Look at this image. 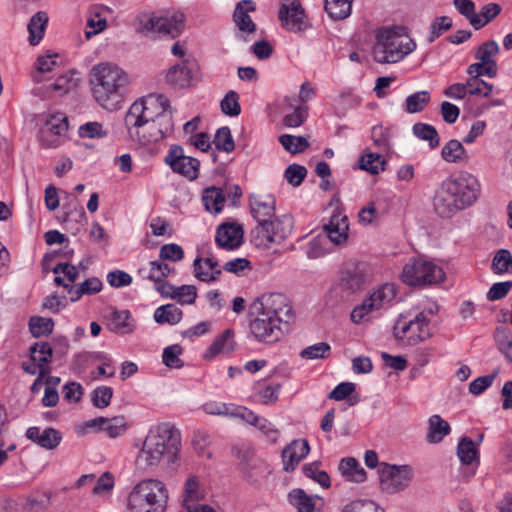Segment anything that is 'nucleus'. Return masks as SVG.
Here are the masks:
<instances>
[{
  "mask_svg": "<svg viewBox=\"0 0 512 512\" xmlns=\"http://www.w3.org/2000/svg\"><path fill=\"white\" fill-rule=\"evenodd\" d=\"M125 125L130 136L141 145L161 141L174 128L168 98L161 94H150L135 101L125 116Z\"/></svg>",
  "mask_w": 512,
  "mask_h": 512,
  "instance_id": "nucleus-1",
  "label": "nucleus"
},
{
  "mask_svg": "<svg viewBox=\"0 0 512 512\" xmlns=\"http://www.w3.org/2000/svg\"><path fill=\"white\" fill-rule=\"evenodd\" d=\"M180 450V432L170 423H160L146 435L136 465L143 470L163 465L167 473L173 474L180 466Z\"/></svg>",
  "mask_w": 512,
  "mask_h": 512,
  "instance_id": "nucleus-2",
  "label": "nucleus"
},
{
  "mask_svg": "<svg viewBox=\"0 0 512 512\" xmlns=\"http://www.w3.org/2000/svg\"><path fill=\"white\" fill-rule=\"evenodd\" d=\"M479 194L480 184L477 178L462 172L441 183L433 199L434 211L441 218H451L458 211L472 205Z\"/></svg>",
  "mask_w": 512,
  "mask_h": 512,
  "instance_id": "nucleus-3",
  "label": "nucleus"
},
{
  "mask_svg": "<svg viewBox=\"0 0 512 512\" xmlns=\"http://www.w3.org/2000/svg\"><path fill=\"white\" fill-rule=\"evenodd\" d=\"M168 490L158 479L137 483L127 497L126 512H165Z\"/></svg>",
  "mask_w": 512,
  "mask_h": 512,
  "instance_id": "nucleus-4",
  "label": "nucleus"
},
{
  "mask_svg": "<svg viewBox=\"0 0 512 512\" xmlns=\"http://www.w3.org/2000/svg\"><path fill=\"white\" fill-rule=\"evenodd\" d=\"M125 73L116 65L101 63L91 70L90 83L93 96L103 107L120 96V89L126 85Z\"/></svg>",
  "mask_w": 512,
  "mask_h": 512,
  "instance_id": "nucleus-5",
  "label": "nucleus"
},
{
  "mask_svg": "<svg viewBox=\"0 0 512 512\" xmlns=\"http://www.w3.org/2000/svg\"><path fill=\"white\" fill-rule=\"evenodd\" d=\"M415 48L416 43L412 39H404L391 29H383L377 34L372 54L378 63H397Z\"/></svg>",
  "mask_w": 512,
  "mask_h": 512,
  "instance_id": "nucleus-6",
  "label": "nucleus"
},
{
  "mask_svg": "<svg viewBox=\"0 0 512 512\" xmlns=\"http://www.w3.org/2000/svg\"><path fill=\"white\" fill-rule=\"evenodd\" d=\"M429 323L430 319L427 318L425 311L419 312L411 319L400 314L393 327L394 337L402 344L415 346L431 337Z\"/></svg>",
  "mask_w": 512,
  "mask_h": 512,
  "instance_id": "nucleus-7",
  "label": "nucleus"
},
{
  "mask_svg": "<svg viewBox=\"0 0 512 512\" xmlns=\"http://www.w3.org/2000/svg\"><path fill=\"white\" fill-rule=\"evenodd\" d=\"M371 281L370 267L366 262H346L339 275L336 290L341 298L347 299L350 296L361 292Z\"/></svg>",
  "mask_w": 512,
  "mask_h": 512,
  "instance_id": "nucleus-8",
  "label": "nucleus"
},
{
  "mask_svg": "<svg viewBox=\"0 0 512 512\" xmlns=\"http://www.w3.org/2000/svg\"><path fill=\"white\" fill-rule=\"evenodd\" d=\"M293 218L290 215L274 217L261 226L252 229L251 234L257 247L270 248L272 244H280L290 236L293 230Z\"/></svg>",
  "mask_w": 512,
  "mask_h": 512,
  "instance_id": "nucleus-9",
  "label": "nucleus"
},
{
  "mask_svg": "<svg viewBox=\"0 0 512 512\" xmlns=\"http://www.w3.org/2000/svg\"><path fill=\"white\" fill-rule=\"evenodd\" d=\"M185 15L182 12H174L170 16L143 15L140 17L139 31L146 36H170L176 38L184 27Z\"/></svg>",
  "mask_w": 512,
  "mask_h": 512,
  "instance_id": "nucleus-10",
  "label": "nucleus"
},
{
  "mask_svg": "<svg viewBox=\"0 0 512 512\" xmlns=\"http://www.w3.org/2000/svg\"><path fill=\"white\" fill-rule=\"evenodd\" d=\"M445 277L443 269L435 263L424 259H412L404 265L401 279L409 286L432 285Z\"/></svg>",
  "mask_w": 512,
  "mask_h": 512,
  "instance_id": "nucleus-11",
  "label": "nucleus"
},
{
  "mask_svg": "<svg viewBox=\"0 0 512 512\" xmlns=\"http://www.w3.org/2000/svg\"><path fill=\"white\" fill-rule=\"evenodd\" d=\"M252 312H260L268 317L281 318L284 326L293 320L292 306L288 298L282 293L263 294L251 305Z\"/></svg>",
  "mask_w": 512,
  "mask_h": 512,
  "instance_id": "nucleus-12",
  "label": "nucleus"
},
{
  "mask_svg": "<svg viewBox=\"0 0 512 512\" xmlns=\"http://www.w3.org/2000/svg\"><path fill=\"white\" fill-rule=\"evenodd\" d=\"M378 473L380 488L388 494H394L405 489L413 476L412 468L409 465L397 466L387 463L380 464Z\"/></svg>",
  "mask_w": 512,
  "mask_h": 512,
  "instance_id": "nucleus-13",
  "label": "nucleus"
},
{
  "mask_svg": "<svg viewBox=\"0 0 512 512\" xmlns=\"http://www.w3.org/2000/svg\"><path fill=\"white\" fill-rule=\"evenodd\" d=\"M257 317L250 322V331L259 342L272 344L281 339L288 326H284L281 318L268 317L255 312Z\"/></svg>",
  "mask_w": 512,
  "mask_h": 512,
  "instance_id": "nucleus-14",
  "label": "nucleus"
},
{
  "mask_svg": "<svg viewBox=\"0 0 512 512\" xmlns=\"http://www.w3.org/2000/svg\"><path fill=\"white\" fill-rule=\"evenodd\" d=\"M68 118L63 113L49 115L39 133V139L43 147L55 148L62 142L68 131Z\"/></svg>",
  "mask_w": 512,
  "mask_h": 512,
  "instance_id": "nucleus-15",
  "label": "nucleus"
},
{
  "mask_svg": "<svg viewBox=\"0 0 512 512\" xmlns=\"http://www.w3.org/2000/svg\"><path fill=\"white\" fill-rule=\"evenodd\" d=\"M164 162L172 169L189 180L198 176L199 161L196 158L185 156L183 148L179 145H172L166 155Z\"/></svg>",
  "mask_w": 512,
  "mask_h": 512,
  "instance_id": "nucleus-16",
  "label": "nucleus"
},
{
  "mask_svg": "<svg viewBox=\"0 0 512 512\" xmlns=\"http://www.w3.org/2000/svg\"><path fill=\"white\" fill-rule=\"evenodd\" d=\"M305 12L299 0H285L279 9V20L290 31H302L306 27Z\"/></svg>",
  "mask_w": 512,
  "mask_h": 512,
  "instance_id": "nucleus-17",
  "label": "nucleus"
},
{
  "mask_svg": "<svg viewBox=\"0 0 512 512\" xmlns=\"http://www.w3.org/2000/svg\"><path fill=\"white\" fill-rule=\"evenodd\" d=\"M275 211L276 201L272 195L250 197V212L257 221V226H261L274 218Z\"/></svg>",
  "mask_w": 512,
  "mask_h": 512,
  "instance_id": "nucleus-18",
  "label": "nucleus"
},
{
  "mask_svg": "<svg viewBox=\"0 0 512 512\" xmlns=\"http://www.w3.org/2000/svg\"><path fill=\"white\" fill-rule=\"evenodd\" d=\"M310 446L305 439L293 440L282 451L283 469L292 472L298 464L308 455Z\"/></svg>",
  "mask_w": 512,
  "mask_h": 512,
  "instance_id": "nucleus-19",
  "label": "nucleus"
},
{
  "mask_svg": "<svg viewBox=\"0 0 512 512\" xmlns=\"http://www.w3.org/2000/svg\"><path fill=\"white\" fill-rule=\"evenodd\" d=\"M243 229L234 223H223L216 231L215 242L221 248L232 250L242 244Z\"/></svg>",
  "mask_w": 512,
  "mask_h": 512,
  "instance_id": "nucleus-20",
  "label": "nucleus"
},
{
  "mask_svg": "<svg viewBox=\"0 0 512 512\" xmlns=\"http://www.w3.org/2000/svg\"><path fill=\"white\" fill-rule=\"evenodd\" d=\"M25 435L27 439L47 450L55 449L62 440L61 433L52 427L41 430L33 426L27 429Z\"/></svg>",
  "mask_w": 512,
  "mask_h": 512,
  "instance_id": "nucleus-21",
  "label": "nucleus"
},
{
  "mask_svg": "<svg viewBox=\"0 0 512 512\" xmlns=\"http://www.w3.org/2000/svg\"><path fill=\"white\" fill-rule=\"evenodd\" d=\"M191 79L192 74L189 60L171 66L165 76L166 83L175 90L189 87Z\"/></svg>",
  "mask_w": 512,
  "mask_h": 512,
  "instance_id": "nucleus-22",
  "label": "nucleus"
},
{
  "mask_svg": "<svg viewBox=\"0 0 512 512\" xmlns=\"http://www.w3.org/2000/svg\"><path fill=\"white\" fill-rule=\"evenodd\" d=\"M110 13V9L103 5H93L88 10L87 24L85 36L87 39L104 31L107 27L106 15Z\"/></svg>",
  "mask_w": 512,
  "mask_h": 512,
  "instance_id": "nucleus-23",
  "label": "nucleus"
},
{
  "mask_svg": "<svg viewBox=\"0 0 512 512\" xmlns=\"http://www.w3.org/2000/svg\"><path fill=\"white\" fill-rule=\"evenodd\" d=\"M255 9L256 7L252 0H242L237 3L233 12V21L241 32L251 34L256 31V24L248 15V12H253Z\"/></svg>",
  "mask_w": 512,
  "mask_h": 512,
  "instance_id": "nucleus-24",
  "label": "nucleus"
},
{
  "mask_svg": "<svg viewBox=\"0 0 512 512\" xmlns=\"http://www.w3.org/2000/svg\"><path fill=\"white\" fill-rule=\"evenodd\" d=\"M195 277L202 282H213L218 280L222 270L217 260L214 258L197 257L193 262Z\"/></svg>",
  "mask_w": 512,
  "mask_h": 512,
  "instance_id": "nucleus-25",
  "label": "nucleus"
},
{
  "mask_svg": "<svg viewBox=\"0 0 512 512\" xmlns=\"http://www.w3.org/2000/svg\"><path fill=\"white\" fill-rule=\"evenodd\" d=\"M348 219L340 214L333 215L329 224L324 226L327 237L336 245H342L348 238Z\"/></svg>",
  "mask_w": 512,
  "mask_h": 512,
  "instance_id": "nucleus-26",
  "label": "nucleus"
},
{
  "mask_svg": "<svg viewBox=\"0 0 512 512\" xmlns=\"http://www.w3.org/2000/svg\"><path fill=\"white\" fill-rule=\"evenodd\" d=\"M288 502L297 510V512H319L316 508L315 497L308 495L301 488L292 489L288 493Z\"/></svg>",
  "mask_w": 512,
  "mask_h": 512,
  "instance_id": "nucleus-27",
  "label": "nucleus"
},
{
  "mask_svg": "<svg viewBox=\"0 0 512 512\" xmlns=\"http://www.w3.org/2000/svg\"><path fill=\"white\" fill-rule=\"evenodd\" d=\"M339 470L348 481L361 483L366 480V471L355 458L342 459Z\"/></svg>",
  "mask_w": 512,
  "mask_h": 512,
  "instance_id": "nucleus-28",
  "label": "nucleus"
},
{
  "mask_svg": "<svg viewBox=\"0 0 512 512\" xmlns=\"http://www.w3.org/2000/svg\"><path fill=\"white\" fill-rule=\"evenodd\" d=\"M428 432L426 439L430 443H439L443 438L450 433V425L447 421L443 420L439 415H432L428 420Z\"/></svg>",
  "mask_w": 512,
  "mask_h": 512,
  "instance_id": "nucleus-29",
  "label": "nucleus"
},
{
  "mask_svg": "<svg viewBox=\"0 0 512 512\" xmlns=\"http://www.w3.org/2000/svg\"><path fill=\"white\" fill-rule=\"evenodd\" d=\"M48 16L45 12L39 11L32 16L28 23L29 43L35 46L40 43L44 36Z\"/></svg>",
  "mask_w": 512,
  "mask_h": 512,
  "instance_id": "nucleus-30",
  "label": "nucleus"
},
{
  "mask_svg": "<svg viewBox=\"0 0 512 512\" xmlns=\"http://www.w3.org/2000/svg\"><path fill=\"white\" fill-rule=\"evenodd\" d=\"M183 312L174 304H165L158 307L154 312V320L158 324L175 325L182 319Z\"/></svg>",
  "mask_w": 512,
  "mask_h": 512,
  "instance_id": "nucleus-31",
  "label": "nucleus"
},
{
  "mask_svg": "<svg viewBox=\"0 0 512 512\" xmlns=\"http://www.w3.org/2000/svg\"><path fill=\"white\" fill-rule=\"evenodd\" d=\"M233 350V332L231 329H227L211 344V346L206 351L205 357L210 359L219 353H229Z\"/></svg>",
  "mask_w": 512,
  "mask_h": 512,
  "instance_id": "nucleus-32",
  "label": "nucleus"
},
{
  "mask_svg": "<svg viewBox=\"0 0 512 512\" xmlns=\"http://www.w3.org/2000/svg\"><path fill=\"white\" fill-rule=\"evenodd\" d=\"M110 328L112 331L121 334H129L134 331L135 325L128 310L113 311Z\"/></svg>",
  "mask_w": 512,
  "mask_h": 512,
  "instance_id": "nucleus-33",
  "label": "nucleus"
},
{
  "mask_svg": "<svg viewBox=\"0 0 512 512\" xmlns=\"http://www.w3.org/2000/svg\"><path fill=\"white\" fill-rule=\"evenodd\" d=\"M413 134L422 141H427L431 149L440 144V137L436 128L430 124L418 122L412 127Z\"/></svg>",
  "mask_w": 512,
  "mask_h": 512,
  "instance_id": "nucleus-34",
  "label": "nucleus"
},
{
  "mask_svg": "<svg viewBox=\"0 0 512 512\" xmlns=\"http://www.w3.org/2000/svg\"><path fill=\"white\" fill-rule=\"evenodd\" d=\"M353 0H325L326 13L335 20H343L351 14Z\"/></svg>",
  "mask_w": 512,
  "mask_h": 512,
  "instance_id": "nucleus-35",
  "label": "nucleus"
},
{
  "mask_svg": "<svg viewBox=\"0 0 512 512\" xmlns=\"http://www.w3.org/2000/svg\"><path fill=\"white\" fill-rule=\"evenodd\" d=\"M396 287L392 283H385L375 289L368 297L374 303L376 309L390 303L396 296Z\"/></svg>",
  "mask_w": 512,
  "mask_h": 512,
  "instance_id": "nucleus-36",
  "label": "nucleus"
},
{
  "mask_svg": "<svg viewBox=\"0 0 512 512\" xmlns=\"http://www.w3.org/2000/svg\"><path fill=\"white\" fill-rule=\"evenodd\" d=\"M202 201L207 211L219 213L225 202V196L221 189L217 187H208L204 190Z\"/></svg>",
  "mask_w": 512,
  "mask_h": 512,
  "instance_id": "nucleus-37",
  "label": "nucleus"
},
{
  "mask_svg": "<svg viewBox=\"0 0 512 512\" xmlns=\"http://www.w3.org/2000/svg\"><path fill=\"white\" fill-rule=\"evenodd\" d=\"M441 156L448 163H458L467 159L466 150L456 139L448 141L441 150Z\"/></svg>",
  "mask_w": 512,
  "mask_h": 512,
  "instance_id": "nucleus-38",
  "label": "nucleus"
},
{
  "mask_svg": "<svg viewBox=\"0 0 512 512\" xmlns=\"http://www.w3.org/2000/svg\"><path fill=\"white\" fill-rule=\"evenodd\" d=\"M356 389V385L352 382H342L338 384L328 395L329 399L342 401L348 398L350 406L357 404L360 401L358 395H352Z\"/></svg>",
  "mask_w": 512,
  "mask_h": 512,
  "instance_id": "nucleus-39",
  "label": "nucleus"
},
{
  "mask_svg": "<svg viewBox=\"0 0 512 512\" xmlns=\"http://www.w3.org/2000/svg\"><path fill=\"white\" fill-rule=\"evenodd\" d=\"M202 498L199 490V482L196 476H190L184 484V499L183 506L188 511L191 506L197 505L198 501Z\"/></svg>",
  "mask_w": 512,
  "mask_h": 512,
  "instance_id": "nucleus-40",
  "label": "nucleus"
},
{
  "mask_svg": "<svg viewBox=\"0 0 512 512\" xmlns=\"http://www.w3.org/2000/svg\"><path fill=\"white\" fill-rule=\"evenodd\" d=\"M232 454L240 460L241 471L247 479H252L254 474L250 469V462L255 459L254 450L248 446H234Z\"/></svg>",
  "mask_w": 512,
  "mask_h": 512,
  "instance_id": "nucleus-41",
  "label": "nucleus"
},
{
  "mask_svg": "<svg viewBox=\"0 0 512 512\" xmlns=\"http://www.w3.org/2000/svg\"><path fill=\"white\" fill-rule=\"evenodd\" d=\"M52 354V348L47 342L35 343L30 347V358L37 362L39 369H45L44 366L52 360Z\"/></svg>",
  "mask_w": 512,
  "mask_h": 512,
  "instance_id": "nucleus-42",
  "label": "nucleus"
},
{
  "mask_svg": "<svg viewBox=\"0 0 512 512\" xmlns=\"http://www.w3.org/2000/svg\"><path fill=\"white\" fill-rule=\"evenodd\" d=\"M457 455L464 465L471 464L478 457V450L471 438L464 437L457 447Z\"/></svg>",
  "mask_w": 512,
  "mask_h": 512,
  "instance_id": "nucleus-43",
  "label": "nucleus"
},
{
  "mask_svg": "<svg viewBox=\"0 0 512 512\" xmlns=\"http://www.w3.org/2000/svg\"><path fill=\"white\" fill-rule=\"evenodd\" d=\"M430 102V93L428 91H418L409 95L406 100V111L410 114L419 113Z\"/></svg>",
  "mask_w": 512,
  "mask_h": 512,
  "instance_id": "nucleus-44",
  "label": "nucleus"
},
{
  "mask_svg": "<svg viewBox=\"0 0 512 512\" xmlns=\"http://www.w3.org/2000/svg\"><path fill=\"white\" fill-rule=\"evenodd\" d=\"M53 327L54 321L51 318L32 316L29 320L30 332L36 338L51 334Z\"/></svg>",
  "mask_w": 512,
  "mask_h": 512,
  "instance_id": "nucleus-45",
  "label": "nucleus"
},
{
  "mask_svg": "<svg viewBox=\"0 0 512 512\" xmlns=\"http://www.w3.org/2000/svg\"><path fill=\"white\" fill-rule=\"evenodd\" d=\"M319 465L320 463L318 461L305 464L302 467V471L306 477L314 480L323 488H329L331 485L330 477L327 472L319 469Z\"/></svg>",
  "mask_w": 512,
  "mask_h": 512,
  "instance_id": "nucleus-46",
  "label": "nucleus"
},
{
  "mask_svg": "<svg viewBox=\"0 0 512 512\" xmlns=\"http://www.w3.org/2000/svg\"><path fill=\"white\" fill-rule=\"evenodd\" d=\"M385 165L386 161L377 153H368L359 160V167L371 174H378L383 171Z\"/></svg>",
  "mask_w": 512,
  "mask_h": 512,
  "instance_id": "nucleus-47",
  "label": "nucleus"
},
{
  "mask_svg": "<svg viewBox=\"0 0 512 512\" xmlns=\"http://www.w3.org/2000/svg\"><path fill=\"white\" fill-rule=\"evenodd\" d=\"M213 143L217 150L230 153L235 149V143L231 134V130L227 126H223L216 131Z\"/></svg>",
  "mask_w": 512,
  "mask_h": 512,
  "instance_id": "nucleus-48",
  "label": "nucleus"
},
{
  "mask_svg": "<svg viewBox=\"0 0 512 512\" xmlns=\"http://www.w3.org/2000/svg\"><path fill=\"white\" fill-rule=\"evenodd\" d=\"M331 353V346L326 342H319L301 350L300 357L305 360L326 359Z\"/></svg>",
  "mask_w": 512,
  "mask_h": 512,
  "instance_id": "nucleus-49",
  "label": "nucleus"
},
{
  "mask_svg": "<svg viewBox=\"0 0 512 512\" xmlns=\"http://www.w3.org/2000/svg\"><path fill=\"white\" fill-rule=\"evenodd\" d=\"M279 142L292 154L301 153L309 147L307 139L303 136L284 134L279 137Z\"/></svg>",
  "mask_w": 512,
  "mask_h": 512,
  "instance_id": "nucleus-50",
  "label": "nucleus"
},
{
  "mask_svg": "<svg viewBox=\"0 0 512 512\" xmlns=\"http://www.w3.org/2000/svg\"><path fill=\"white\" fill-rule=\"evenodd\" d=\"M492 269L496 274L512 273V254L509 250L500 249L492 261Z\"/></svg>",
  "mask_w": 512,
  "mask_h": 512,
  "instance_id": "nucleus-51",
  "label": "nucleus"
},
{
  "mask_svg": "<svg viewBox=\"0 0 512 512\" xmlns=\"http://www.w3.org/2000/svg\"><path fill=\"white\" fill-rule=\"evenodd\" d=\"M467 92L470 95L488 97L493 91V85L485 82L480 77H471L466 81Z\"/></svg>",
  "mask_w": 512,
  "mask_h": 512,
  "instance_id": "nucleus-52",
  "label": "nucleus"
},
{
  "mask_svg": "<svg viewBox=\"0 0 512 512\" xmlns=\"http://www.w3.org/2000/svg\"><path fill=\"white\" fill-rule=\"evenodd\" d=\"M50 499L51 494L49 492L30 496L24 504V509L28 512H43L49 507Z\"/></svg>",
  "mask_w": 512,
  "mask_h": 512,
  "instance_id": "nucleus-53",
  "label": "nucleus"
},
{
  "mask_svg": "<svg viewBox=\"0 0 512 512\" xmlns=\"http://www.w3.org/2000/svg\"><path fill=\"white\" fill-rule=\"evenodd\" d=\"M220 107L225 115L231 117L238 116L241 112L239 95L233 90L229 91L221 100Z\"/></svg>",
  "mask_w": 512,
  "mask_h": 512,
  "instance_id": "nucleus-54",
  "label": "nucleus"
},
{
  "mask_svg": "<svg viewBox=\"0 0 512 512\" xmlns=\"http://www.w3.org/2000/svg\"><path fill=\"white\" fill-rule=\"evenodd\" d=\"M494 338L499 350L511 361L512 357L509 355V351L512 349V332L507 328L497 327Z\"/></svg>",
  "mask_w": 512,
  "mask_h": 512,
  "instance_id": "nucleus-55",
  "label": "nucleus"
},
{
  "mask_svg": "<svg viewBox=\"0 0 512 512\" xmlns=\"http://www.w3.org/2000/svg\"><path fill=\"white\" fill-rule=\"evenodd\" d=\"M197 297L196 287L193 285L174 286L170 298L176 299L180 304H193Z\"/></svg>",
  "mask_w": 512,
  "mask_h": 512,
  "instance_id": "nucleus-56",
  "label": "nucleus"
},
{
  "mask_svg": "<svg viewBox=\"0 0 512 512\" xmlns=\"http://www.w3.org/2000/svg\"><path fill=\"white\" fill-rule=\"evenodd\" d=\"M113 397V389L108 386H99L91 393V401L97 408H106L110 405Z\"/></svg>",
  "mask_w": 512,
  "mask_h": 512,
  "instance_id": "nucleus-57",
  "label": "nucleus"
},
{
  "mask_svg": "<svg viewBox=\"0 0 512 512\" xmlns=\"http://www.w3.org/2000/svg\"><path fill=\"white\" fill-rule=\"evenodd\" d=\"M499 52V46L496 41L490 40L482 45H480L477 49L475 57L482 61L483 63H496L493 57Z\"/></svg>",
  "mask_w": 512,
  "mask_h": 512,
  "instance_id": "nucleus-58",
  "label": "nucleus"
},
{
  "mask_svg": "<svg viewBox=\"0 0 512 512\" xmlns=\"http://www.w3.org/2000/svg\"><path fill=\"white\" fill-rule=\"evenodd\" d=\"M467 74L471 77L488 76L494 78L497 75V64L496 63H483L482 61L470 64L467 68Z\"/></svg>",
  "mask_w": 512,
  "mask_h": 512,
  "instance_id": "nucleus-59",
  "label": "nucleus"
},
{
  "mask_svg": "<svg viewBox=\"0 0 512 512\" xmlns=\"http://www.w3.org/2000/svg\"><path fill=\"white\" fill-rule=\"evenodd\" d=\"M182 352L180 345L168 346L163 351V363L169 368L179 369L183 366V361L179 358Z\"/></svg>",
  "mask_w": 512,
  "mask_h": 512,
  "instance_id": "nucleus-60",
  "label": "nucleus"
},
{
  "mask_svg": "<svg viewBox=\"0 0 512 512\" xmlns=\"http://www.w3.org/2000/svg\"><path fill=\"white\" fill-rule=\"evenodd\" d=\"M499 369H495L491 374L480 376L469 384V392L473 395H480L484 390L490 387L497 377Z\"/></svg>",
  "mask_w": 512,
  "mask_h": 512,
  "instance_id": "nucleus-61",
  "label": "nucleus"
},
{
  "mask_svg": "<svg viewBox=\"0 0 512 512\" xmlns=\"http://www.w3.org/2000/svg\"><path fill=\"white\" fill-rule=\"evenodd\" d=\"M452 27V20L448 16L437 17L431 24L428 42H434L441 34Z\"/></svg>",
  "mask_w": 512,
  "mask_h": 512,
  "instance_id": "nucleus-62",
  "label": "nucleus"
},
{
  "mask_svg": "<svg viewBox=\"0 0 512 512\" xmlns=\"http://www.w3.org/2000/svg\"><path fill=\"white\" fill-rule=\"evenodd\" d=\"M306 175L307 169L304 166L298 164L289 165L284 172L285 179L294 187L299 186L303 182Z\"/></svg>",
  "mask_w": 512,
  "mask_h": 512,
  "instance_id": "nucleus-63",
  "label": "nucleus"
},
{
  "mask_svg": "<svg viewBox=\"0 0 512 512\" xmlns=\"http://www.w3.org/2000/svg\"><path fill=\"white\" fill-rule=\"evenodd\" d=\"M159 257L163 261L178 262L184 258V250L175 243L165 244L160 248Z\"/></svg>",
  "mask_w": 512,
  "mask_h": 512,
  "instance_id": "nucleus-64",
  "label": "nucleus"
}]
</instances>
